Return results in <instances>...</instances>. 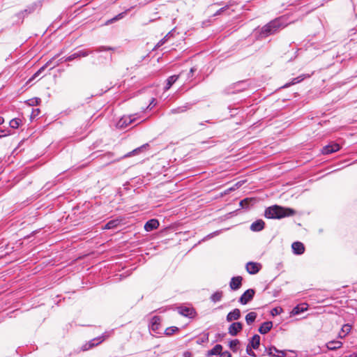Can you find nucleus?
<instances>
[{"label":"nucleus","instance_id":"9d476101","mask_svg":"<svg viewBox=\"0 0 357 357\" xmlns=\"http://www.w3.org/2000/svg\"><path fill=\"white\" fill-rule=\"evenodd\" d=\"M39 6H40L39 3L35 2V3L28 6L24 10L17 13L16 14V16L19 19L23 20L26 15H28L29 14H31V13H33L36 9V8Z\"/></svg>","mask_w":357,"mask_h":357},{"label":"nucleus","instance_id":"8fccbe9b","mask_svg":"<svg viewBox=\"0 0 357 357\" xmlns=\"http://www.w3.org/2000/svg\"><path fill=\"white\" fill-rule=\"evenodd\" d=\"M66 57V56H63V57L61 58L59 60H58V61L56 62V63L53 67H52L50 69L54 68V67H56V66H59L60 63H63V62H66V61H64V59H65Z\"/></svg>","mask_w":357,"mask_h":357},{"label":"nucleus","instance_id":"f257e3e1","mask_svg":"<svg viewBox=\"0 0 357 357\" xmlns=\"http://www.w3.org/2000/svg\"><path fill=\"white\" fill-rule=\"evenodd\" d=\"M287 26V19L282 16L277 17L262 27L255 29V37L257 40L264 39L274 35Z\"/></svg>","mask_w":357,"mask_h":357},{"label":"nucleus","instance_id":"6e6d98bb","mask_svg":"<svg viewBox=\"0 0 357 357\" xmlns=\"http://www.w3.org/2000/svg\"><path fill=\"white\" fill-rule=\"evenodd\" d=\"M245 82L243 81V82L238 83L237 86L245 85Z\"/></svg>","mask_w":357,"mask_h":357},{"label":"nucleus","instance_id":"b1692460","mask_svg":"<svg viewBox=\"0 0 357 357\" xmlns=\"http://www.w3.org/2000/svg\"><path fill=\"white\" fill-rule=\"evenodd\" d=\"M222 350L221 344H216L213 349L207 351L206 356L210 357L213 355H220Z\"/></svg>","mask_w":357,"mask_h":357},{"label":"nucleus","instance_id":"7ed1b4c3","mask_svg":"<svg viewBox=\"0 0 357 357\" xmlns=\"http://www.w3.org/2000/svg\"><path fill=\"white\" fill-rule=\"evenodd\" d=\"M267 355L269 357H296V353L292 350H280L275 346L265 347L263 356Z\"/></svg>","mask_w":357,"mask_h":357},{"label":"nucleus","instance_id":"6e6552de","mask_svg":"<svg viewBox=\"0 0 357 357\" xmlns=\"http://www.w3.org/2000/svg\"><path fill=\"white\" fill-rule=\"evenodd\" d=\"M255 294L254 289H248L240 296L238 302L242 305H246L253 299Z\"/></svg>","mask_w":357,"mask_h":357},{"label":"nucleus","instance_id":"2f4dec72","mask_svg":"<svg viewBox=\"0 0 357 357\" xmlns=\"http://www.w3.org/2000/svg\"><path fill=\"white\" fill-rule=\"evenodd\" d=\"M21 122L20 119L15 118L10 121L9 126L10 128L16 129L20 126Z\"/></svg>","mask_w":357,"mask_h":357},{"label":"nucleus","instance_id":"393cba45","mask_svg":"<svg viewBox=\"0 0 357 357\" xmlns=\"http://www.w3.org/2000/svg\"><path fill=\"white\" fill-rule=\"evenodd\" d=\"M178 77H179V75H176L169 76L166 80L165 90V91L169 90L172 87V86L177 81V79H178Z\"/></svg>","mask_w":357,"mask_h":357},{"label":"nucleus","instance_id":"cd10ccee","mask_svg":"<svg viewBox=\"0 0 357 357\" xmlns=\"http://www.w3.org/2000/svg\"><path fill=\"white\" fill-rule=\"evenodd\" d=\"M257 317V314L256 312H249L245 316V321H246L247 324L251 325L252 324H253L255 321Z\"/></svg>","mask_w":357,"mask_h":357},{"label":"nucleus","instance_id":"7c9ffc66","mask_svg":"<svg viewBox=\"0 0 357 357\" xmlns=\"http://www.w3.org/2000/svg\"><path fill=\"white\" fill-rule=\"evenodd\" d=\"M239 343L240 341L238 339H234L229 342V347L234 352H236L238 350V345L239 344Z\"/></svg>","mask_w":357,"mask_h":357},{"label":"nucleus","instance_id":"f704fd0d","mask_svg":"<svg viewBox=\"0 0 357 357\" xmlns=\"http://www.w3.org/2000/svg\"><path fill=\"white\" fill-rule=\"evenodd\" d=\"M80 59L79 58V52L78 51L74 52L73 54L66 56L65 59H64V61H72L75 59Z\"/></svg>","mask_w":357,"mask_h":357},{"label":"nucleus","instance_id":"09e8293b","mask_svg":"<svg viewBox=\"0 0 357 357\" xmlns=\"http://www.w3.org/2000/svg\"><path fill=\"white\" fill-rule=\"evenodd\" d=\"M220 357H231V354L228 351L221 352Z\"/></svg>","mask_w":357,"mask_h":357},{"label":"nucleus","instance_id":"bf43d9fd","mask_svg":"<svg viewBox=\"0 0 357 357\" xmlns=\"http://www.w3.org/2000/svg\"><path fill=\"white\" fill-rule=\"evenodd\" d=\"M214 4H215V5H218V6H220V5H221V3H220V2H217V3H215Z\"/></svg>","mask_w":357,"mask_h":357},{"label":"nucleus","instance_id":"4d7b16f0","mask_svg":"<svg viewBox=\"0 0 357 357\" xmlns=\"http://www.w3.org/2000/svg\"><path fill=\"white\" fill-rule=\"evenodd\" d=\"M282 266V263H278V265H277V268H280Z\"/></svg>","mask_w":357,"mask_h":357},{"label":"nucleus","instance_id":"423d86ee","mask_svg":"<svg viewBox=\"0 0 357 357\" xmlns=\"http://www.w3.org/2000/svg\"><path fill=\"white\" fill-rule=\"evenodd\" d=\"M177 312L179 314L192 319L197 315L195 309L192 306L180 305L176 308Z\"/></svg>","mask_w":357,"mask_h":357},{"label":"nucleus","instance_id":"5701e85b","mask_svg":"<svg viewBox=\"0 0 357 357\" xmlns=\"http://www.w3.org/2000/svg\"><path fill=\"white\" fill-rule=\"evenodd\" d=\"M342 346V342L338 340H332L326 343V347L328 350L335 351Z\"/></svg>","mask_w":357,"mask_h":357},{"label":"nucleus","instance_id":"13d9d810","mask_svg":"<svg viewBox=\"0 0 357 357\" xmlns=\"http://www.w3.org/2000/svg\"><path fill=\"white\" fill-rule=\"evenodd\" d=\"M244 89H245V87L243 86V87H242V88L238 89L236 91H243V90H244Z\"/></svg>","mask_w":357,"mask_h":357},{"label":"nucleus","instance_id":"de8ad7c7","mask_svg":"<svg viewBox=\"0 0 357 357\" xmlns=\"http://www.w3.org/2000/svg\"><path fill=\"white\" fill-rule=\"evenodd\" d=\"M40 75L38 74V73L36 72L29 79V80L26 82V84H29V83H31L32 81H33L36 77H38Z\"/></svg>","mask_w":357,"mask_h":357},{"label":"nucleus","instance_id":"e433bc0d","mask_svg":"<svg viewBox=\"0 0 357 357\" xmlns=\"http://www.w3.org/2000/svg\"><path fill=\"white\" fill-rule=\"evenodd\" d=\"M40 102H41V100L39 98H33L28 100V101H27L28 104L30 106L38 105Z\"/></svg>","mask_w":357,"mask_h":357},{"label":"nucleus","instance_id":"bb28decb","mask_svg":"<svg viewBox=\"0 0 357 357\" xmlns=\"http://www.w3.org/2000/svg\"><path fill=\"white\" fill-rule=\"evenodd\" d=\"M188 109H190V105L188 103H186L184 105L178 107L176 108L172 109L170 110V114H174L182 113V112L187 111Z\"/></svg>","mask_w":357,"mask_h":357},{"label":"nucleus","instance_id":"4c0bfd02","mask_svg":"<svg viewBox=\"0 0 357 357\" xmlns=\"http://www.w3.org/2000/svg\"><path fill=\"white\" fill-rule=\"evenodd\" d=\"M222 232V230H217V231H215L209 234H208L206 236H205L203 239H202V241H204L206 240H208V239H211L218 235H219L220 233Z\"/></svg>","mask_w":357,"mask_h":357},{"label":"nucleus","instance_id":"9b49d317","mask_svg":"<svg viewBox=\"0 0 357 357\" xmlns=\"http://www.w3.org/2000/svg\"><path fill=\"white\" fill-rule=\"evenodd\" d=\"M340 149V146L339 144L332 142L322 148L321 153L324 155H328L339 151Z\"/></svg>","mask_w":357,"mask_h":357},{"label":"nucleus","instance_id":"2eb2a0df","mask_svg":"<svg viewBox=\"0 0 357 357\" xmlns=\"http://www.w3.org/2000/svg\"><path fill=\"white\" fill-rule=\"evenodd\" d=\"M243 324L239 321L233 322L228 328V333L232 336H236L243 329Z\"/></svg>","mask_w":357,"mask_h":357},{"label":"nucleus","instance_id":"4468645a","mask_svg":"<svg viewBox=\"0 0 357 357\" xmlns=\"http://www.w3.org/2000/svg\"><path fill=\"white\" fill-rule=\"evenodd\" d=\"M243 278L240 275L234 276L231 278L229 287L233 291L239 289L242 286Z\"/></svg>","mask_w":357,"mask_h":357},{"label":"nucleus","instance_id":"4be33fe9","mask_svg":"<svg viewBox=\"0 0 357 357\" xmlns=\"http://www.w3.org/2000/svg\"><path fill=\"white\" fill-rule=\"evenodd\" d=\"M250 346L253 349H257L260 345V336L257 334L254 335L250 340Z\"/></svg>","mask_w":357,"mask_h":357},{"label":"nucleus","instance_id":"f8f14e48","mask_svg":"<svg viewBox=\"0 0 357 357\" xmlns=\"http://www.w3.org/2000/svg\"><path fill=\"white\" fill-rule=\"evenodd\" d=\"M246 271L251 275L257 274L261 268V265L257 262L249 261L245 266Z\"/></svg>","mask_w":357,"mask_h":357},{"label":"nucleus","instance_id":"a211bd4d","mask_svg":"<svg viewBox=\"0 0 357 357\" xmlns=\"http://www.w3.org/2000/svg\"><path fill=\"white\" fill-rule=\"evenodd\" d=\"M160 225L159 221L157 219L153 218L148 220L144 225V229L146 231H151L156 229Z\"/></svg>","mask_w":357,"mask_h":357},{"label":"nucleus","instance_id":"37998d69","mask_svg":"<svg viewBox=\"0 0 357 357\" xmlns=\"http://www.w3.org/2000/svg\"><path fill=\"white\" fill-rule=\"evenodd\" d=\"M10 135H11V132L8 129L3 130L0 128V138Z\"/></svg>","mask_w":357,"mask_h":357},{"label":"nucleus","instance_id":"72a5a7b5","mask_svg":"<svg viewBox=\"0 0 357 357\" xmlns=\"http://www.w3.org/2000/svg\"><path fill=\"white\" fill-rule=\"evenodd\" d=\"M251 201L252 200L250 198H245L240 201L239 205L242 208H249V205Z\"/></svg>","mask_w":357,"mask_h":357},{"label":"nucleus","instance_id":"a18cd8bd","mask_svg":"<svg viewBox=\"0 0 357 357\" xmlns=\"http://www.w3.org/2000/svg\"><path fill=\"white\" fill-rule=\"evenodd\" d=\"M351 326L349 324H344L342 328V332L345 333V334H348L351 331Z\"/></svg>","mask_w":357,"mask_h":357},{"label":"nucleus","instance_id":"79ce46f5","mask_svg":"<svg viewBox=\"0 0 357 357\" xmlns=\"http://www.w3.org/2000/svg\"><path fill=\"white\" fill-rule=\"evenodd\" d=\"M229 8V6L227 5L221 8H220L219 10H218L214 14H213V16L215 17V16H218V15H222L227 8Z\"/></svg>","mask_w":357,"mask_h":357},{"label":"nucleus","instance_id":"1a4fd4ad","mask_svg":"<svg viewBox=\"0 0 357 357\" xmlns=\"http://www.w3.org/2000/svg\"><path fill=\"white\" fill-rule=\"evenodd\" d=\"M135 120L132 115L123 116L116 123V126L119 129H125Z\"/></svg>","mask_w":357,"mask_h":357},{"label":"nucleus","instance_id":"473e14b6","mask_svg":"<svg viewBox=\"0 0 357 357\" xmlns=\"http://www.w3.org/2000/svg\"><path fill=\"white\" fill-rule=\"evenodd\" d=\"M59 56V54L55 55L53 58H52L50 60H49L45 65H43L42 67H40L36 72L38 73L39 75H40L45 68L50 65V63L52 62V61L57 58Z\"/></svg>","mask_w":357,"mask_h":357},{"label":"nucleus","instance_id":"c756f323","mask_svg":"<svg viewBox=\"0 0 357 357\" xmlns=\"http://www.w3.org/2000/svg\"><path fill=\"white\" fill-rule=\"evenodd\" d=\"M222 291H217L211 296L210 299L213 303L219 302L222 300Z\"/></svg>","mask_w":357,"mask_h":357},{"label":"nucleus","instance_id":"c9c22d12","mask_svg":"<svg viewBox=\"0 0 357 357\" xmlns=\"http://www.w3.org/2000/svg\"><path fill=\"white\" fill-rule=\"evenodd\" d=\"M178 331V328L176 326H170L165 329V334L166 335H173L176 331Z\"/></svg>","mask_w":357,"mask_h":357},{"label":"nucleus","instance_id":"6ab92c4d","mask_svg":"<svg viewBox=\"0 0 357 357\" xmlns=\"http://www.w3.org/2000/svg\"><path fill=\"white\" fill-rule=\"evenodd\" d=\"M240 317H241L240 310L238 308H235L227 314V315L226 317V320L228 322H231L232 321L239 319Z\"/></svg>","mask_w":357,"mask_h":357},{"label":"nucleus","instance_id":"3c124183","mask_svg":"<svg viewBox=\"0 0 357 357\" xmlns=\"http://www.w3.org/2000/svg\"><path fill=\"white\" fill-rule=\"evenodd\" d=\"M122 15H123V13L119 14L118 15H116V17H114V18L110 20L109 22H113L114 21H116V20H119L120 18L122 17Z\"/></svg>","mask_w":357,"mask_h":357},{"label":"nucleus","instance_id":"c85d7f7f","mask_svg":"<svg viewBox=\"0 0 357 357\" xmlns=\"http://www.w3.org/2000/svg\"><path fill=\"white\" fill-rule=\"evenodd\" d=\"M119 224V220L117 219L112 220L107 222L103 229H111L116 228Z\"/></svg>","mask_w":357,"mask_h":357},{"label":"nucleus","instance_id":"ea45409f","mask_svg":"<svg viewBox=\"0 0 357 357\" xmlns=\"http://www.w3.org/2000/svg\"><path fill=\"white\" fill-rule=\"evenodd\" d=\"M208 335L209 334L207 333H205L204 335V337H202V338H199L197 341V343L198 344H201L204 342H208Z\"/></svg>","mask_w":357,"mask_h":357},{"label":"nucleus","instance_id":"f3484780","mask_svg":"<svg viewBox=\"0 0 357 357\" xmlns=\"http://www.w3.org/2000/svg\"><path fill=\"white\" fill-rule=\"evenodd\" d=\"M265 227V222L263 220L261 219H259V220H257L256 221L253 222L250 227V229L251 231H254V232H259V231H261V230H263Z\"/></svg>","mask_w":357,"mask_h":357},{"label":"nucleus","instance_id":"603ef678","mask_svg":"<svg viewBox=\"0 0 357 357\" xmlns=\"http://www.w3.org/2000/svg\"><path fill=\"white\" fill-rule=\"evenodd\" d=\"M167 36H166L165 38H163L162 39H161L157 44V46L158 47H160L162 46L166 41V38H167Z\"/></svg>","mask_w":357,"mask_h":357},{"label":"nucleus","instance_id":"58836bf2","mask_svg":"<svg viewBox=\"0 0 357 357\" xmlns=\"http://www.w3.org/2000/svg\"><path fill=\"white\" fill-rule=\"evenodd\" d=\"M282 312V307H276L273 308L271 310V314L273 317H275V316H277V315L281 314Z\"/></svg>","mask_w":357,"mask_h":357},{"label":"nucleus","instance_id":"864d4df0","mask_svg":"<svg viewBox=\"0 0 357 357\" xmlns=\"http://www.w3.org/2000/svg\"><path fill=\"white\" fill-rule=\"evenodd\" d=\"M183 357H192V354L190 351H185L183 353Z\"/></svg>","mask_w":357,"mask_h":357},{"label":"nucleus","instance_id":"5fc2aeb1","mask_svg":"<svg viewBox=\"0 0 357 357\" xmlns=\"http://www.w3.org/2000/svg\"><path fill=\"white\" fill-rule=\"evenodd\" d=\"M4 123V119L2 116H0V126Z\"/></svg>","mask_w":357,"mask_h":357},{"label":"nucleus","instance_id":"49530a36","mask_svg":"<svg viewBox=\"0 0 357 357\" xmlns=\"http://www.w3.org/2000/svg\"><path fill=\"white\" fill-rule=\"evenodd\" d=\"M197 68L196 67H192L190 70V71L188 73V78H190L193 76L194 75V73L197 71Z\"/></svg>","mask_w":357,"mask_h":357},{"label":"nucleus","instance_id":"ddd939ff","mask_svg":"<svg viewBox=\"0 0 357 357\" xmlns=\"http://www.w3.org/2000/svg\"><path fill=\"white\" fill-rule=\"evenodd\" d=\"M313 73H312L311 74H302V75H300L299 76L296 77H294L291 79V80L288 82V83H286L284 85H283L281 88L282 89H286V88H288L291 85H294L295 84H298V83H300L301 82H302L303 80H304L305 78H307V77H310V76L312 75Z\"/></svg>","mask_w":357,"mask_h":357},{"label":"nucleus","instance_id":"dca6fc26","mask_svg":"<svg viewBox=\"0 0 357 357\" xmlns=\"http://www.w3.org/2000/svg\"><path fill=\"white\" fill-rule=\"evenodd\" d=\"M293 253L296 255H301L305 252V245L300 241H295L291 244Z\"/></svg>","mask_w":357,"mask_h":357},{"label":"nucleus","instance_id":"20e7f679","mask_svg":"<svg viewBox=\"0 0 357 357\" xmlns=\"http://www.w3.org/2000/svg\"><path fill=\"white\" fill-rule=\"evenodd\" d=\"M109 336V333L105 332L102 333L100 336L96 337L90 341L86 342L82 346V350L83 351H88L96 346L101 344L106 338Z\"/></svg>","mask_w":357,"mask_h":357},{"label":"nucleus","instance_id":"aec40b11","mask_svg":"<svg viewBox=\"0 0 357 357\" xmlns=\"http://www.w3.org/2000/svg\"><path fill=\"white\" fill-rule=\"evenodd\" d=\"M273 328V322L271 321H267L261 324L258 328V331L261 335L268 333Z\"/></svg>","mask_w":357,"mask_h":357},{"label":"nucleus","instance_id":"a878e982","mask_svg":"<svg viewBox=\"0 0 357 357\" xmlns=\"http://www.w3.org/2000/svg\"><path fill=\"white\" fill-rule=\"evenodd\" d=\"M149 146V144H143L142 146L132 150V151L128 153L127 154L125 155V158H127V157H130L132 155H137V154H139V153H141L142 151H143L144 149H146V147Z\"/></svg>","mask_w":357,"mask_h":357},{"label":"nucleus","instance_id":"412c9836","mask_svg":"<svg viewBox=\"0 0 357 357\" xmlns=\"http://www.w3.org/2000/svg\"><path fill=\"white\" fill-rule=\"evenodd\" d=\"M307 310V307L305 306V304H299L296 305L290 312L291 316H295L300 314Z\"/></svg>","mask_w":357,"mask_h":357},{"label":"nucleus","instance_id":"a19ab883","mask_svg":"<svg viewBox=\"0 0 357 357\" xmlns=\"http://www.w3.org/2000/svg\"><path fill=\"white\" fill-rule=\"evenodd\" d=\"M252 348L250 346V344H248L246 347V353L248 356L252 357H256V354L252 351Z\"/></svg>","mask_w":357,"mask_h":357},{"label":"nucleus","instance_id":"f03ea898","mask_svg":"<svg viewBox=\"0 0 357 357\" xmlns=\"http://www.w3.org/2000/svg\"><path fill=\"white\" fill-rule=\"evenodd\" d=\"M295 214L294 209L277 204L267 207L264 211V216L268 219H282Z\"/></svg>","mask_w":357,"mask_h":357},{"label":"nucleus","instance_id":"0eeeda50","mask_svg":"<svg viewBox=\"0 0 357 357\" xmlns=\"http://www.w3.org/2000/svg\"><path fill=\"white\" fill-rule=\"evenodd\" d=\"M161 318L159 316H153L149 325V330L152 331L156 334H161Z\"/></svg>","mask_w":357,"mask_h":357},{"label":"nucleus","instance_id":"39448f33","mask_svg":"<svg viewBox=\"0 0 357 357\" xmlns=\"http://www.w3.org/2000/svg\"><path fill=\"white\" fill-rule=\"evenodd\" d=\"M114 50H115L114 47L102 45V46H99V47H96L93 50H88V49H83V50H78V52H79V58H82V57H86V56H89V54H93V52L98 53V52H104V51H114Z\"/></svg>","mask_w":357,"mask_h":357},{"label":"nucleus","instance_id":"c03bdc74","mask_svg":"<svg viewBox=\"0 0 357 357\" xmlns=\"http://www.w3.org/2000/svg\"><path fill=\"white\" fill-rule=\"evenodd\" d=\"M40 114V109H38V108L33 109L31 114V119H34V118L37 117Z\"/></svg>","mask_w":357,"mask_h":357},{"label":"nucleus","instance_id":"052dcab7","mask_svg":"<svg viewBox=\"0 0 357 357\" xmlns=\"http://www.w3.org/2000/svg\"><path fill=\"white\" fill-rule=\"evenodd\" d=\"M345 357H352V356L350 355V356H346Z\"/></svg>","mask_w":357,"mask_h":357}]
</instances>
